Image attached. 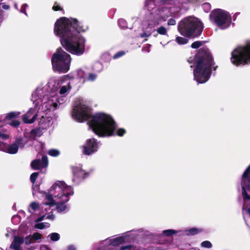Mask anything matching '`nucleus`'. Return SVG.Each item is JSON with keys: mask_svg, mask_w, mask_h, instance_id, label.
Segmentation results:
<instances>
[{"mask_svg": "<svg viewBox=\"0 0 250 250\" xmlns=\"http://www.w3.org/2000/svg\"><path fill=\"white\" fill-rule=\"evenodd\" d=\"M72 116L78 122L88 120L89 127L99 137L123 136L126 133L124 128L117 129L116 124L110 115L97 113L91 116V108L83 99H79L75 102Z\"/></svg>", "mask_w": 250, "mask_h": 250, "instance_id": "obj_1", "label": "nucleus"}, {"mask_svg": "<svg viewBox=\"0 0 250 250\" xmlns=\"http://www.w3.org/2000/svg\"><path fill=\"white\" fill-rule=\"evenodd\" d=\"M86 29V27H83L76 19L62 17L55 23L54 32L60 38L61 43L66 50L81 56L85 51V40L80 33Z\"/></svg>", "mask_w": 250, "mask_h": 250, "instance_id": "obj_2", "label": "nucleus"}, {"mask_svg": "<svg viewBox=\"0 0 250 250\" xmlns=\"http://www.w3.org/2000/svg\"><path fill=\"white\" fill-rule=\"evenodd\" d=\"M74 194L73 188L62 181H57L51 186L49 192L45 195L42 208L47 212L50 207L56 206L58 212H62L68 208L66 204L69 197Z\"/></svg>", "mask_w": 250, "mask_h": 250, "instance_id": "obj_3", "label": "nucleus"}, {"mask_svg": "<svg viewBox=\"0 0 250 250\" xmlns=\"http://www.w3.org/2000/svg\"><path fill=\"white\" fill-rule=\"evenodd\" d=\"M196 67L193 70L194 79L199 83H205L209 79L212 68L215 71L218 66L215 65L211 54L208 48H201L194 58Z\"/></svg>", "mask_w": 250, "mask_h": 250, "instance_id": "obj_4", "label": "nucleus"}, {"mask_svg": "<svg viewBox=\"0 0 250 250\" xmlns=\"http://www.w3.org/2000/svg\"><path fill=\"white\" fill-rule=\"evenodd\" d=\"M203 23L197 18L189 17L184 19L178 24V30L184 36H198L203 29Z\"/></svg>", "mask_w": 250, "mask_h": 250, "instance_id": "obj_5", "label": "nucleus"}, {"mask_svg": "<svg viewBox=\"0 0 250 250\" xmlns=\"http://www.w3.org/2000/svg\"><path fill=\"white\" fill-rule=\"evenodd\" d=\"M51 61L55 71L66 73L69 70L71 59L69 54L59 48L52 55Z\"/></svg>", "mask_w": 250, "mask_h": 250, "instance_id": "obj_6", "label": "nucleus"}, {"mask_svg": "<svg viewBox=\"0 0 250 250\" xmlns=\"http://www.w3.org/2000/svg\"><path fill=\"white\" fill-rule=\"evenodd\" d=\"M63 100L62 96L58 95L57 86L52 85L48 94L41 106L42 110L46 111L57 109L62 104Z\"/></svg>", "mask_w": 250, "mask_h": 250, "instance_id": "obj_7", "label": "nucleus"}, {"mask_svg": "<svg viewBox=\"0 0 250 250\" xmlns=\"http://www.w3.org/2000/svg\"><path fill=\"white\" fill-rule=\"evenodd\" d=\"M231 62L236 66L250 62V40L245 46H239L232 52Z\"/></svg>", "mask_w": 250, "mask_h": 250, "instance_id": "obj_8", "label": "nucleus"}, {"mask_svg": "<svg viewBox=\"0 0 250 250\" xmlns=\"http://www.w3.org/2000/svg\"><path fill=\"white\" fill-rule=\"evenodd\" d=\"M211 22L215 23L221 29H225L230 26L231 16L229 12L221 9L211 11L209 15Z\"/></svg>", "mask_w": 250, "mask_h": 250, "instance_id": "obj_9", "label": "nucleus"}, {"mask_svg": "<svg viewBox=\"0 0 250 250\" xmlns=\"http://www.w3.org/2000/svg\"><path fill=\"white\" fill-rule=\"evenodd\" d=\"M2 120V117H0V150L9 154H16L17 153L19 148L23 147L24 144L21 138L16 139L15 142L10 145H8L3 142V141L8 138V136L3 132V129L1 128L3 125Z\"/></svg>", "mask_w": 250, "mask_h": 250, "instance_id": "obj_10", "label": "nucleus"}, {"mask_svg": "<svg viewBox=\"0 0 250 250\" xmlns=\"http://www.w3.org/2000/svg\"><path fill=\"white\" fill-rule=\"evenodd\" d=\"M132 239L133 238H130V234L128 233L116 238L110 237L101 241L96 250H113V247Z\"/></svg>", "mask_w": 250, "mask_h": 250, "instance_id": "obj_11", "label": "nucleus"}, {"mask_svg": "<svg viewBox=\"0 0 250 250\" xmlns=\"http://www.w3.org/2000/svg\"><path fill=\"white\" fill-rule=\"evenodd\" d=\"M51 83L49 82L44 86L41 85L38 86L32 92L31 101L37 107L39 106L38 109H40L44 100L48 94L52 87Z\"/></svg>", "mask_w": 250, "mask_h": 250, "instance_id": "obj_12", "label": "nucleus"}, {"mask_svg": "<svg viewBox=\"0 0 250 250\" xmlns=\"http://www.w3.org/2000/svg\"><path fill=\"white\" fill-rule=\"evenodd\" d=\"M171 16V13L168 9L162 8L156 9L151 13L148 22L147 28L152 29L155 26L166 21L167 19Z\"/></svg>", "mask_w": 250, "mask_h": 250, "instance_id": "obj_13", "label": "nucleus"}, {"mask_svg": "<svg viewBox=\"0 0 250 250\" xmlns=\"http://www.w3.org/2000/svg\"><path fill=\"white\" fill-rule=\"evenodd\" d=\"M53 124L52 118L45 114L42 115L39 123V128L38 129H32L30 131V137L35 139L37 136H40L42 132L41 130H45L51 126Z\"/></svg>", "mask_w": 250, "mask_h": 250, "instance_id": "obj_14", "label": "nucleus"}, {"mask_svg": "<svg viewBox=\"0 0 250 250\" xmlns=\"http://www.w3.org/2000/svg\"><path fill=\"white\" fill-rule=\"evenodd\" d=\"M241 186L244 200H250V196L247 194L246 190H250V165L246 169L242 175Z\"/></svg>", "mask_w": 250, "mask_h": 250, "instance_id": "obj_15", "label": "nucleus"}, {"mask_svg": "<svg viewBox=\"0 0 250 250\" xmlns=\"http://www.w3.org/2000/svg\"><path fill=\"white\" fill-rule=\"evenodd\" d=\"M51 83V85L57 86L58 90L60 89L59 93L60 95L65 96L68 94L69 91L71 89V82L69 80H64L63 78H61L58 81L57 83Z\"/></svg>", "mask_w": 250, "mask_h": 250, "instance_id": "obj_16", "label": "nucleus"}, {"mask_svg": "<svg viewBox=\"0 0 250 250\" xmlns=\"http://www.w3.org/2000/svg\"><path fill=\"white\" fill-rule=\"evenodd\" d=\"M73 177L72 181L74 184H79L83 179L87 177L89 173L85 172L81 167H76L73 169Z\"/></svg>", "mask_w": 250, "mask_h": 250, "instance_id": "obj_17", "label": "nucleus"}, {"mask_svg": "<svg viewBox=\"0 0 250 250\" xmlns=\"http://www.w3.org/2000/svg\"><path fill=\"white\" fill-rule=\"evenodd\" d=\"M98 147V143L95 139H88L83 146V152L87 155L92 154L97 151Z\"/></svg>", "mask_w": 250, "mask_h": 250, "instance_id": "obj_18", "label": "nucleus"}, {"mask_svg": "<svg viewBox=\"0 0 250 250\" xmlns=\"http://www.w3.org/2000/svg\"><path fill=\"white\" fill-rule=\"evenodd\" d=\"M37 107L30 108L22 116V120L26 124H32L35 122L38 116Z\"/></svg>", "mask_w": 250, "mask_h": 250, "instance_id": "obj_19", "label": "nucleus"}, {"mask_svg": "<svg viewBox=\"0 0 250 250\" xmlns=\"http://www.w3.org/2000/svg\"><path fill=\"white\" fill-rule=\"evenodd\" d=\"M48 165V159L46 156H42V159H36L32 161L31 164L34 169H39L46 167Z\"/></svg>", "mask_w": 250, "mask_h": 250, "instance_id": "obj_20", "label": "nucleus"}, {"mask_svg": "<svg viewBox=\"0 0 250 250\" xmlns=\"http://www.w3.org/2000/svg\"><path fill=\"white\" fill-rule=\"evenodd\" d=\"M73 77L79 83H83L86 81V73L82 69H79L73 73Z\"/></svg>", "mask_w": 250, "mask_h": 250, "instance_id": "obj_21", "label": "nucleus"}, {"mask_svg": "<svg viewBox=\"0 0 250 250\" xmlns=\"http://www.w3.org/2000/svg\"><path fill=\"white\" fill-rule=\"evenodd\" d=\"M24 242V239L19 236H15L14 241L10 245V248L13 250L21 249V244Z\"/></svg>", "mask_w": 250, "mask_h": 250, "instance_id": "obj_22", "label": "nucleus"}, {"mask_svg": "<svg viewBox=\"0 0 250 250\" xmlns=\"http://www.w3.org/2000/svg\"><path fill=\"white\" fill-rule=\"evenodd\" d=\"M20 114L21 113L18 111L10 112L5 116L3 120H4L5 122L8 121L12 119L16 118L18 117Z\"/></svg>", "mask_w": 250, "mask_h": 250, "instance_id": "obj_23", "label": "nucleus"}, {"mask_svg": "<svg viewBox=\"0 0 250 250\" xmlns=\"http://www.w3.org/2000/svg\"><path fill=\"white\" fill-rule=\"evenodd\" d=\"M202 231L201 229L197 228H191L185 231L186 234L188 235H193Z\"/></svg>", "mask_w": 250, "mask_h": 250, "instance_id": "obj_24", "label": "nucleus"}, {"mask_svg": "<svg viewBox=\"0 0 250 250\" xmlns=\"http://www.w3.org/2000/svg\"><path fill=\"white\" fill-rule=\"evenodd\" d=\"M50 226V224L48 223L43 222L40 223L36 222V224L35 225V228L37 229H43L45 228H48Z\"/></svg>", "mask_w": 250, "mask_h": 250, "instance_id": "obj_25", "label": "nucleus"}, {"mask_svg": "<svg viewBox=\"0 0 250 250\" xmlns=\"http://www.w3.org/2000/svg\"><path fill=\"white\" fill-rule=\"evenodd\" d=\"M39 208V205L36 202H32L29 206L28 210L30 212H33Z\"/></svg>", "mask_w": 250, "mask_h": 250, "instance_id": "obj_26", "label": "nucleus"}, {"mask_svg": "<svg viewBox=\"0 0 250 250\" xmlns=\"http://www.w3.org/2000/svg\"><path fill=\"white\" fill-rule=\"evenodd\" d=\"M158 34L162 35H167V31L166 27L161 26L157 29Z\"/></svg>", "mask_w": 250, "mask_h": 250, "instance_id": "obj_27", "label": "nucleus"}, {"mask_svg": "<svg viewBox=\"0 0 250 250\" xmlns=\"http://www.w3.org/2000/svg\"><path fill=\"white\" fill-rule=\"evenodd\" d=\"M49 236L50 239L53 241H58L60 238V234L58 233L54 232L50 234Z\"/></svg>", "mask_w": 250, "mask_h": 250, "instance_id": "obj_28", "label": "nucleus"}, {"mask_svg": "<svg viewBox=\"0 0 250 250\" xmlns=\"http://www.w3.org/2000/svg\"><path fill=\"white\" fill-rule=\"evenodd\" d=\"M176 40L179 44H185L188 42V40L183 37H177Z\"/></svg>", "mask_w": 250, "mask_h": 250, "instance_id": "obj_29", "label": "nucleus"}, {"mask_svg": "<svg viewBox=\"0 0 250 250\" xmlns=\"http://www.w3.org/2000/svg\"><path fill=\"white\" fill-rule=\"evenodd\" d=\"M154 5V3L153 0H146L145 2V6L148 8L149 10L150 9L153 8Z\"/></svg>", "mask_w": 250, "mask_h": 250, "instance_id": "obj_30", "label": "nucleus"}, {"mask_svg": "<svg viewBox=\"0 0 250 250\" xmlns=\"http://www.w3.org/2000/svg\"><path fill=\"white\" fill-rule=\"evenodd\" d=\"M48 154L53 157H56L59 155L60 151L57 149H52L48 151Z\"/></svg>", "mask_w": 250, "mask_h": 250, "instance_id": "obj_31", "label": "nucleus"}, {"mask_svg": "<svg viewBox=\"0 0 250 250\" xmlns=\"http://www.w3.org/2000/svg\"><path fill=\"white\" fill-rule=\"evenodd\" d=\"M177 233V231L173 229H167L163 231V233L166 236H171Z\"/></svg>", "mask_w": 250, "mask_h": 250, "instance_id": "obj_32", "label": "nucleus"}, {"mask_svg": "<svg viewBox=\"0 0 250 250\" xmlns=\"http://www.w3.org/2000/svg\"><path fill=\"white\" fill-rule=\"evenodd\" d=\"M201 246L203 248H211L212 247V244L208 241H205L201 243Z\"/></svg>", "mask_w": 250, "mask_h": 250, "instance_id": "obj_33", "label": "nucleus"}, {"mask_svg": "<svg viewBox=\"0 0 250 250\" xmlns=\"http://www.w3.org/2000/svg\"><path fill=\"white\" fill-rule=\"evenodd\" d=\"M97 77V76L95 73H89L88 76L86 77V81H89L93 82L95 81Z\"/></svg>", "mask_w": 250, "mask_h": 250, "instance_id": "obj_34", "label": "nucleus"}, {"mask_svg": "<svg viewBox=\"0 0 250 250\" xmlns=\"http://www.w3.org/2000/svg\"><path fill=\"white\" fill-rule=\"evenodd\" d=\"M31 237L33 240L38 241L42 239V234L38 232H35L33 233Z\"/></svg>", "mask_w": 250, "mask_h": 250, "instance_id": "obj_35", "label": "nucleus"}, {"mask_svg": "<svg viewBox=\"0 0 250 250\" xmlns=\"http://www.w3.org/2000/svg\"><path fill=\"white\" fill-rule=\"evenodd\" d=\"M151 30L144 31L143 33L140 34V37L142 38L148 37L151 35Z\"/></svg>", "mask_w": 250, "mask_h": 250, "instance_id": "obj_36", "label": "nucleus"}, {"mask_svg": "<svg viewBox=\"0 0 250 250\" xmlns=\"http://www.w3.org/2000/svg\"><path fill=\"white\" fill-rule=\"evenodd\" d=\"M119 25L123 28H126V22L125 20L121 19L118 21Z\"/></svg>", "mask_w": 250, "mask_h": 250, "instance_id": "obj_37", "label": "nucleus"}, {"mask_svg": "<svg viewBox=\"0 0 250 250\" xmlns=\"http://www.w3.org/2000/svg\"><path fill=\"white\" fill-rule=\"evenodd\" d=\"M32 240H33V239L32 238L31 235H30L27 236L25 237V238L24 239V242L26 245H30L33 243Z\"/></svg>", "mask_w": 250, "mask_h": 250, "instance_id": "obj_38", "label": "nucleus"}, {"mask_svg": "<svg viewBox=\"0 0 250 250\" xmlns=\"http://www.w3.org/2000/svg\"><path fill=\"white\" fill-rule=\"evenodd\" d=\"M38 173L34 172L30 176V180L31 182L34 184L36 181V180L38 177Z\"/></svg>", "mask_w": 250, "mask_h": 250, "instance_id": "obj_39", "label": "nucleus"}, {"mask_svg": "<svg viewBox=\"0 0 250 250\" xmlns=\"http://www.w3.org/2000/svg\"><path fill=\"white\" fill-rule=\"evenodd\" d=\"M202 45V42L199 41L195 42L191 44V47L193 48H198Z\"/></svg>", "mask_w": 250, "mask_h": 250, "instance_id": "obj_40", "label": "nucleus"}, {"mask_svg": "<svg viewBox=\"0 0 250 250\" xmlns=\"http://www.w3.org/2000/svg\"><path fill=\"white\" fill-rule=\"evenodd\" d=\"M8 124L13 127H17L19 126L20 124L19 121H18V120L12 121L8 123Z\"/></svg>", "mask_w": 250, "mask_h": 250, "instance_id": "obj_41", "label": "nucleus"}, {"mask_svg": "<svg viewBox=\"0 0 250 250\" xmlns=\"http://www.w3.org/2000/svg\"><path fill=\"white\" fill-rule=\"evenodd\" d=\"M125 54V53L124 51H120V52H117V53H116L114 56H113V58L116 59H117L122 56H123Z\"/></svg>", "mask_w": 250, "mask_h": 250, "instance_id": "obj_42", "label": "nucleus"}, {"mask_svg": "<svg viewBox=\"0 0 250 250\" xmlns=\"http://www.w3.org/2000/svg\"><path fill=\"white\" fill-rule=\"evenodd\" d=\"M127 249H129V250H139L138 249L136 248H133L130 246H125V247H122L120 248L121 250H125Z\"/></svg>", "mask_w": 250, "mask_h": 250, "instance_id": "obj_43", "label": "nucleus"}, {"mask_svg": "<svg viewBox=\"0 0 250 250\" xmlns=\"http://www.w3.org/2000/svg\"><path fill=\"white\" fill-rule=\"evenodd\" d=\"M176 23V21L173 18L169 19L167 21L168 25H174Z\"/></svg>", "mask_w": 250, "mask_h": 250, "instance_id": "obj_44", "label": "nucleus"}, {"mask_svg": "<svg viewBox=\"0 0 250 250\" xmlns=\"http://www.w3.org/2000/svg\"><path fill=\"white\" fill-rule=\"evenodd\" d=\"M53 10L54 11H59L62 10V8L60 6H59L57 3H55L53 6Z\"/></svg>", "mask_w": 250, "mask_h": 250, "instance_id": "obj_45", "label": "nucleus"}, {"mask_svg": "<svg viewBox=\"0 0 250 250\" xmlns=\"http://www.w3.org/2000/svg\"><path fill=\"white\" fill-rule=\"evenodd\" d=\"M28 5L27 4H23L21 8V9L20 10V12L24 13L26 15H27V13L25 11V9L26 7H27Z\"/></svg>", "mask_w": 250, "mask_h": 250, "instance_id": "obj_46", "label": "nucleus"}, {"mask_svg": "<svg viewBox=\"0 0 250 250\" xmlns=\"http://www.w3.org/2000/svg\"><path fill=\"white\" fill-rule=\"evenodd\" d=\"M203 7L204 9H207V12L210 9V5L208 3H204L203 5Z\"/></svg>", "mask_w": 250, "mask_h": 250, "instance_id": "obj_47", "label": "nucleus"}, {"mask_svg": "<svg viewBox=\"0 0 250 250\" xmlns=\"http://www.w3.org/2000/svg\"><path fill=\"white\" fill-rule=\"evenodd\" d=\"M162 1L164 4H171L173 2V0H162Z\"/></svg>", "mask_w": 250, "mask_h": 250, "instance_id": "obj_48", "label": "nucleus"}, {"mask_svg": "<svg viewBox=\"0 0 250 250\" xmlns=\"http://www.w3.org/2000/svg\"><path fill=\"white\" fill-rule=\"evenodd\" d=\"M66 250H76V247L74 245H69L67 247Z\"/></svg>", "mask_w": 250, "mask_h": 250, "instance_id": "obj_49", "label": "nucleus"}, {"mask_svg": "<svg viewBox=\"0 0 250 250\" xmlns=\"http://www.w3.org/2000/svg\"><path fill=\"white\" fill-rule=\"evenodd\" d=\"M46 218L49 220H53L55 218V216L53 214H51L47 215Z\"/></svg>", "mask_w": 250, "mask_h": 250, "instance_id": "obj_50", "label": "nucleus"}, {"mask_svg": "<svg viewBox=\"0 0 250 250\" xmlns=\"http://www.w3.org/2000/svg\"><path fill=\"white\" fill-rule=\"evenodd\" d=\"M45 215H44L40 217L36 220V222H39L42 221L44 219V218H45Z\"/></svg>", "mask_w": 250, "mask_h": 250, "instance_id": "obj_51", "label": "nucleus"}, {"mask_svg": "<svg viewBox=\"0 0 250 250\" xmlns=\"http://www.w3.org/2000/svg\"><path fill=\"white\" fill-rule=\"evenodd\" d=\"M38 146H40L41 147V150H39V153H41L42 151V147H43V144L41 143H38ZM37 150L38 151V149H37Z\"/></svg>", "mask_w": 250, "mask_h": 250, "instance_id": "obj_52", "label": "nucleus"}, {"mask_svg": "<svg viewBox=\"0 0 250 250\" xmlns=\"http://www.w3.org/2000/svg\"><path fill=\"white\" fill-rule=\"evenodd\" d=\"M2 8L4 9H6V10H7L9 8V6L8 5H6V4H3L2 6Z\"/></svg>", "mask_w": 250, "mask_h": 250, "instance_id": "obj_53", "label": "nucleus"}, {"mask_svg": "<svg viewBox=\"0 0 250 250\" xmlns=\"http://www.w3.org/2000/svg\"><path fill=\"white\" fill-rule=\"evenodd\" d=\"M41 250H48V248L45 246H42L41 247Z\"/></svg>", "mask_w": 250, "mask_h": 250, "instance_id": "obj_54", "label": "nucleus"}, {"mask_svg": "<svg viewBox=\"0 0 250 250\" xmlns=\"http://www.w3.org/2000/svg\"><path fill=\"white\" fill-rule=\"evenodd\" d=\"M149 47H150V45H147V46L146 48H144V50H145L146 49V51L147 52H149Z\"/></svg>", "mask_w": 250, "mask_h": 250, "instance_id": "obj_55", "label": "nucleus"}, {"mask_svg": "<svg viewBox=\"0 0 250 250\" xmlns=\"http://www.w3.org/2000/svg\"><path fill=\"white\" fill-rule=\"evenodd\" d=\"M194 0H184V2H192Z\"/></svg>", "mask_w": 250, "mask_h": 250, "instance_id": "obj_56", "label": "nucleus"}, {"mask_svg": "<svg viewBox=\"0 0 250 250\" xmlns=\"http://www.w3.org/2000/svg\"><path fill=\"white\" fill-rule=\"evenodd\" d=\"M14 6H15V8H16L17 9H18V5H17V3H15V4H14Z\"/></svg>", "mask_w": 250, "mask_h": 250, "instance_id": "obj_57", "label": "nucleus"}, {"mask_svg": "<svg viewBox=\"0 0 250 250\" xmlns=\"http://www.w3.org/2000/svg\"><path fill=\"white\" fill-rule=\"evenodd\" d=\"M155 250H164L163 249H161V248H157Z\"/></svg>", "mask_w": 250, "mask_h": 250, "instance_id": "obj_58", "label": "nucleus"}, {"mask_svg": "<svg viewBox=\"0 0 250 250\" xmlns=\"http://www.w3.org/2000/svg\"><path fill=\"white\" fill-rule=\"evenodd\" d=\"M192 61V60H188V62H190V63Z\"/></svg>", "mask_w": 250, "mask_h": 250, "instance_id": "obj_59", "label": "nucleus"}, {"mask_svg": "<svg viewBox=\"0 0 250 250\" xmlns=\"http://www.w3.org/2000/svg\"><path fill=\"white\" fill-rule=\"evenodd\" d=\"M16 217H18V216H13V218H15Z\"/></svg>", "mask_w": 250, "mask_h": 250, "instance_id": "obj_60", "label": "nucleus"}, {"mask_svg": "<svg viewBox=\"0 0 250 250\" xmlns=\"http://www.w3.org/2000/svg\"><path fill=\"white\" fill-rule=\"evenodd\" d=\"M22 250L21 249H17V250Z\"/></svg>", "mask_w": 250, "mask_h": 250, "instance_id": "obj_61", "label": "nucleus"}]
</instances>
